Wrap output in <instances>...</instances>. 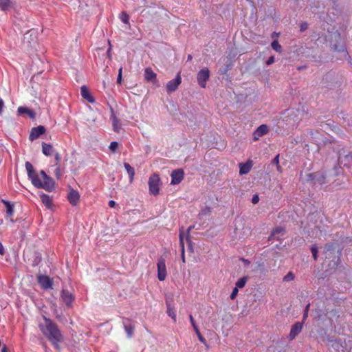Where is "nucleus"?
Instances as JSON below:
<instances>
[{"mask_svg":"<svg viewBox=\"0 0 352 352\" xmlns=\"http://www.w3.org/2000/svg\"><path fill=\"white\" fill-rule=\"evenodd\" d=\"M247 280L248 277L246 276L239 278L236 283V287H237L238 289L243 288L245 285Z\"/></svg>","mask_w":352,"mask_h":352,"instance_id":"nucleus-27","label":"nucleus"},{"mask_svg":"<svg viewBox=\"0 0 352 352\" xmlns=\"http://www.w3.org/2000/svg\"><path fill=\"white\" fill-rule=\"evenodd\" d=\"M40 198L42 203L45 206V207L48 209L51 208L53 206L52 199L48 195L45 193L40 194Z\"/></svg>","mask_w":352,"mask_h":352,"instance_id":"nucleus-19","label":"nucleus"},{"mask_svg":"<svg viewBox=\"0 0 352 352\" xmlns=\"http://www.w3.org/2000/svg\"><path fill=\"white\" fill-rule=\"evenodd\" d=\"M192 226L188 228V234H187V236H186V241L189 243V246L190 247H191L192 242H191V241L190 239V237H189V232L192 229Z\"/></svg>","mask_w":352,"mask_h":352,"instance_id":"nucleus-43","label":"nucleus"},{"mask_svg":"<svg viewBox=\"0 0 352 352\" xmlns=\"http://www.w3.org/2000/svg\"><path fill=\"white\" fill-rule=\"evenodd\" d=\"M303 327L302 322H297L294 324L292 326L289 334V340H294L302 331Z\"/></svg>","mask_w":352,"mask_h":352,"instance_id":"nucleus-12","label":"nucleus"},{"mask_svg":"<svg viewBox=\"0 0 352 352\" xmlns=\"http://www.w3.org/2000/svg\"><path fill=\"white\" fill-rule=\"evenodd\" d=\"M252 162L248 160L245 163H240L239 166V174L241 175L248 174L252 169Z\"/></svg>","mask_w":352,"mask_h":352,"instance_id":"nucleus-16","label":"nucleus"},{"mask_svg":"<svg viewBox=\"0 0 352 352\" xmlns=\"http://www.w3.org/2000/svg\"><path fill=\"white\" fill-rule=\"evenodd\" d=\"M197 337H198V339L199 340L203 343L204 345L207 346V342L206 340V339L202 336V335L200 333H198L197 334Z\"/></svg>","mask_w":352,"mask_h":352,"instance_id":"nucleus-39","label":"nucleus"},{"mask_svg":"<svg viewBox=\"0 0 352 352\" xmlns=\"http://www.w3.org/2000/svg\"><path fill=\"white\" fill-rule=\"evenodd\" d=\"M274 62V57L272 56L268 58V60L266 62V64L270 65L272 64Z\"/></svg>","mask_w":352,"mask_h":352,"instance_id":"nucleus-45","label":"nucleus"},{"mask_svg":"<svg viewBox=\"0 0 352 352\" xmlns=\"http://www.w3.org/2000/svg\"><path fill=\"white\" fill-rule=\"evenodd\" d=\"M243 262H244L245 263H248V264L250 263V261H248V260H246V259H243Z\"/></svg>","mask_w":352,"mask_h":352,"instance_id":"nucleus-55","label":"nucleus"},{"mask_svg":"<svg viewBox=\"0 0 352 352\" xmlns=\"http://www.w3.org/2000/svg\"><path fill=\"white\" fill-rule=\"evenodd\" d=\"M60 298L68 307H72V302L75 298L73 294L66 289H62L60 293Z\"/></svg>","mask_w":352,"mask_h":352,"instance_id":"nucleus-8","label":"nucleus"},{"mask_svg":"<svg viewBox=\"0 0 352 352\" xmlns=\"http://www.w3.org/2000/svg\"><path fill=\"white\" fill-rule=\"evenodd\" d=\"M124 329L128 336L131 338L133 334L134 327L132 325H124Z\"/></svg>","mask_w":352,"mask_h":352,"instance_id":"nucleus-30","label":"nucleus"},{"mask_svg":"<svg viewBox=\"0 0 352 352\" xmlns=\"http://www.w3.org/2000/svg\"><path fill=\"white\" fill-rule=\"evenodd\" d=\"M327 251H331L334 250V245L333 244H328L326 245Z\"/></svg>","mask_w":352,"mask_h":352,"instance_id":"nucleus-46","label":"nucleus"},{"mask_svg":"<svg viewBox=\"0 0 352 352\" xmlns=\"http://www.w3.org/2000/svg\"><path fill=\"white\" fill-rule=\"evenodd\" d=\"M311 252L313 255V258L315 261L318 258V247L316 245H313L311 247Z\"/></svg>","mask_w":352,"mask_h":352,"instance_id":"nucleus-31","label":"nucleus"},{"mask_svg":"<svg viewBox=\"0 0 352 352\" xmlns=\"http://www.w3.org/2000/svg\"><path fill=\"white\" fill-rule=\"evenodd\" d=\"M37 282L43 289H52L53 279L46 275H38Z\"/></svg>","mask_w":352,"mask_h":352,"instance_id":"nucleus-6","label":"nucleus"},{"mask_svg":"<svg viewBox=\"0 0 352 352\" xmlns=\"http://www.w3.org/2000/svg\"><path fill=\"white\" fill-rule=\"evenodd\" d=\"M42 152L46 156H50L53 153V146L50 144L43 142Z\"/></svg>","mask_w":352,"mask_h":352,"instance_id":"nucleus-22","label":"nucleus"},{"mask_svg":"<svg viewBox=\"0 0 352 352\" xmlns=\"http://www.w3.org/2000/svg\"><path fill=\"white\" fill-rule=\"evenodd\" d=\"M211 212V208L210 207H205L204 209L201 210V214L202 215H208V214H210Z\"/></svg>","mask_w":352,"mask_h":352,"instance_id":"nucleus-35","label":"nucleus"},{"mask_svg":"<svg viewBox=\"0 0 352 352\" xmlns=\"http://www.w3.org/2000/svg\"><path fill=\"white\" fill-rule=\"evenodd\" d=\"M111 120L112 121V125L114 131L119 133L121 129V124L114 113H112L111 116Z\"/></svg>","mask_w":352,"mask_h":352,"instance_id":"nucleus-20","label":"nucleus"},{"mask_svg":"<svg viewBox=\"0 0 352 352\" xmlns=\"http://www.w3.org/2000/svg\"><path fill=\"white\" fill-rule=\"evenodd\" d=\"M80 94H81L82 97L84 99H85L86 100H87L89 102L93 103L95 102L94 97L91 96V94H90L89 89H87V87L86 86L84 85V86L81 87Z\"/></svg>","mask_w":352,"mask_h":352,"instance_id":"nucleus-17","label":"nucleus"},{"mask_svg":"<svg viewBox=\"0 0 352 352\" xmlns=\"http://www.w3.org/2000/svg\"><path fill=\"white\" fill-rule=\"evenodd\" d=\"M269 132V127L267 124L260 125L253 133V140H258L259 138Z\"/></svg>","mask_w":352,"mask_h":352,"instance_id":"nucleus-10","label":"nucleus"},{"mask_svg":"<svg viewBox=\"0 0 352 352\" xmlns=\"http://www.w3.org/2000/svg\"><path fill=\"white\" fill-rule=\"evenodd\" d=\"M3 202L6 206V213H7L8 217L10 218L11 221H13V219H12V216L14 214L13 205H12L9 201H3Z\"/></svg>","mask_w":352,"mask_h":352,"instance_id":"nucleus-23","label":"nucleus"},{"mask_svg":"<svg viewBox=\"0 0 352 352\" xmlns=\"http://www.w3.org/2000/svg\"><path fill=\"white\" fill-rule=\"evenodd\" d=\"M189 319L192 327H194V325H197L192 315L189 316Z\"/></svg>","mask_w":352,"mask_h":352,"instance_id":"nucleus-47","label":"nucleus"},{"mask_svg":"<svg viewBox=\"0 0 352 352\" xmlns=\"http://www.w3.org/2000/svg\"><path fill=\"white\" fill-rule=\"evenodd\" d=\"M118 143L117 142H111L109 148L112 153H115L118 148Z\"/></svg>","mask_w":352,"mask_h":352,"instance_id":"nucleus-32","label":"nucleus"},{"mask_svg":"<svg viewBox=\"0 0 352 352\" xmlns=\"http://www.w3.org/2000/svg\"><path fill=\"white\" fill-rule=\"evenodd\" d=\"M115 205H116V202L113 200L109 201V207L113 208L115 206Z\"/></svg>","mask_w":352,"mask_h":352,"instance_id":"nucleus-50","label":"nucleus"},{"mask_svg":"<svg viewBox=\"0 0 352 352\" xmlns=\"http://www.w3.org/2000/svg\"><path fill=\"white\" fill-rule=\"evenodd\" d=\"M1 352H8V349L6 347V346H3L1 349Z\"/></svg>","mask_w":352,"mask_h":352,"instance_id":"nucleus-53","label":"nucleus"},{"mask_svg":"<svg viewBox=\"0 0 352 352\" xmlns=\"http://www.w3.org/2000/svg\"><path fill=\"white\" fill-rule=\"evenodd\" d=\"M157 278L159 280L163 281L165 280L167 276L166 267L165 259L163 257H160L158 259L157 263Z\"/></svg>","mask_w":352,"mask_h":352,"instance_id":"nucleus-5","label":"nucleus"},{"mask_svg":"<svg viewBox=\"0 0 352 352\" xmlns=\"http://www.w3.org/2000/svg\"><path fill=\"white\" fill-rule=\"evenodd\" d=\"M285 234V230L283 227H276L272 232L269 237V240H281Z\"/></svg>","mask_w":352,"mask_h":352,"instance_id":"nucleus-13","label":"nucleus"},{"mask_svg":"<svg viewBox=\"0 0 352 352\" xmlns=\"http://www.w3.org/2000/svg\"><path fill=\"white\" fill-rule=\"evenodd\" d=\"M346 157H352V154L348 155L346 156Z\"/></svg>","mask_w":352,"mask_h":352,"instance_id":"nucleus-56","label":"nucleus"},{"mask_svg":"<svg viewBox=\"0 0 352 352\" xmlns=\"http://www.w3.org/2000/svg\"><path fill=\"white\" fill-rule=\"evenodd\" d=\"M43 323L38 324L39 329L44 336L58 350L60 349V343L63 342L64 337L57 324L51 319L43 316Z\"/></svg>","mask_w":352,"mask_h":352,"instance_id":"nucleus-2","label":"nucleus"},{"mask_svg":"<svg viewBox=\"0 0 352 352\" xmlns=\"http://www.w3.org/2000/svg\"><path fill=\"white\" fill-rule=\"evenodd\" d=\"M3 107H4V102L1 98H0V114L1 113V112L3 111Z\"/></svg>","mask_w":352,"mask_h":352,"instance_id":"nucleus-48","label":"nucleus"},{"mask_svg":"<svg viewBox=\"0 0 352 352\" xmlns=\"http://www.w3.org/2000/svg\"><path fill=\"white\" fill-rule=\"evenodd\" d=\"M18 113L21 115L27 114L30 118H35V113L33 110L25 107H19L17 110Z\"/></svg>","mask_w":352,"mask_h":352,"instance_id":"nucleus-21","label":"nucleus"},{"mask_svg":"<svg viewBox=\"0 0 352 352\" xmlns=\"http://www.w3.org/2000/svg\"><path fill=\"white\" fill-rule=\"evenodd\" d=\"M12 6L10 0H0V8L3 11L8 10Z\"/></svg>","mask_w":352,"mask_h":352,"instance_id":"nucleus-25","label":"nucleus"},{"mask_svg":"<svg viewBox=\"0 0 352 352\" xmlns=\"http://www.w3.org/2000/svg\"><path fill=\"white\" fill-rule=\"evenodd\" d=\"M120 20L125 24L129 23V16L125 12L121 13L120 16Z\"/></svg>","mask_w":352,"mask_h":352,"instance_id":"nucleus-29","label":"nucleus"},{"mask_svg":"<svg viewBox=\"0 0 352 352\" xmlns=\"http://www.w3.org/2000/svg\"><path fill=\"white\" fill-rule=\"evenodd\" d=\"M272 47L273 50H274L276 52H280L281 50H282V47L281 45L279 44L278 41L277 40H274L272 41Z\"/></svg>","mask_w":352,"mask_h":352,"instance_id":"nucleus-28","label":"nucleus"},{"mask_svg":"<svg viewBox=\"0 0 352 352\" xmlns=\"http://www.w3.org/2000/svg\"><path fill=\"white\" fill-rule=\"evenodd\" d=\"M4 254V249L2 244L0 243V254L3 255Z\"/></svg>","mask_w":352,"mask_h":352,"instance_id":"nucleus-52","label":"nucleus"},{"mask_svg":"<svg viewBox=\"0 0 352 352\" xmlns=\"http://www.w3.org/2000/svg\"><path fill=\"white\" fill-rule=\"evenodd\" d=\"M210 78V71L208 68L201 69L197 76L198 84L201 87L205 88L206 86V82Z\"/></svg>","mask_w":352,"mask_h":352,"instance_id":"nucleus-7","label":"nucleus"},{"mask_svg":"<svg viewBox=\"0 0 352 352\" xmlns=\"http://www.w3.org/2000/svg\"><path fill=\"white\" fill-rule=\"evenodd\" d=\"M272 163L276 166L279 165V155H277L272 161Z\"/></svg>","mask_w":352,"mask_h":352,"instance_id":"nucleus-42","label":"nucleus"},{"mask_svg":"<svg viewBox=\"0 0 352 352\" xmlns=\"http://www.w3.org/2000/svg\"><path fill=\"white\" fill-rule=\"evenodd\" d=\"M179 245L181 248V257L182 262L184 263H186L185 259V246H184V232L182 230H179Z\"/></svg>","mask_w":352,"mask_h":352,"instance_id":"nucleus-18","label":"nucleus"},{"mask_svg":"<svg viewBox=\"0 0 352 352\" xmlns=\"http://www.w3.org/2000/svg\"><path fill=\"white\" fill-rule=\"evenodd\" d=\"M144 78L146 81L152 82L153 84H156L157 82V74L151 67H146L144 69Z\"/></svg>","mask_w":352,"mask_h":352,"instance_id":"nucleus-15","label":"nucleus"},{"mask_svg":"<svg viewBox=\"0 0 352 352\" xmlns=\"http://www.w3.org/2000/svg\"><path fill=\"white\" fill-rule=\"evenodd\" d=\"M294 279V274L292 272H288L287 274L283 278V280L287 282L293 280Z\"/></svg>","mask_w":352,"mask_h":352,"instance_id":"nucleus-33","label":"nucleus"},{"mask_svg":"<svg viewBox=\"0 0 352 352\" xmlns=\"http://www.w3.org/2000/svg\"><path fill=\"white\" fill-rule=\"evenodd\" d=\"M259 201V197H258V195H254L252 197V202L254 204H256Z\"/></svg>","mask_w":352,"mask_h":352,"instance_id":"nucleus-44","label":"nucleus"},{"mask_svg":"<svg viewBox=\"0 0 352 352\" xmlns=\"http://www.w3.org/2000/svg\"><path fill=\"white\" fill-rule=\"evenodd\" d=\"M109 47L107 50V54L109 56V57L111 56V42L109 41Z\"/></svg>","mask_w":352,"mask_h":352,"instance_id":"nucleus-49","label":"nucleus"},{"mask_svg":"<svg viewBox=\"0 0 352 352\" xmlns=\"http://www.w3.org/2000/svg\"><path fill=\"white\" fill-rule=\"evenodd\" d=\"M193 327L196 334L200 333V331H199V329L197 325H194V327Z\"/></svg>","mask_w":352,"mask_h":352,"instance_id":"nucleus-51","label":"nucleus"},{"mask_svg":"<svg viewBox=\"0 0 352 352\" xmlns=\"http://www.w3.org/2000/svg\"><path fill=\"white\" fill-rule=\"evenodd\" d=\"M308 28V24L305 22L304 23H302L300 24V32H304L305 30H306Z\"/></svg>","mask_w":352,"mask_h":352,"instance_id":"nucleus-41","label":"nucleus"},{"mask_svg":"<svg viewBox=\"0 0 352 352\" xmlns=\"http://www.w3.org/2000/svg\"><path fill=\"white\" fill-rule=\"evenodd\" d=\"M45 132V128L42 126L39 125L37 127H34L31 129L29 139L30 141H34L39 138V136Z\"/></svg>","mask_w":352,"mask_h":352,"instance_id":"nucleus-11","label":"nucleus"},{"mask_svg":"<svg viewBox=\"0 0 352 352\" xmlns=\"http://www.w3.org/2000/svg\"><path fill=\"white\" fill-rule=\"evenodd\" d=\"M238 292H239V289L235 287L233 289V290H232V293L230 294V296L232 300H234L236 298V295L238 294Z\"/></svg>","mask_w":352,"mask_h":352,"instance_id":"nucleus-37","label":"nucleus"},{"mask_svg":"<svg viewBox=\"0 0 352 352\" xmlns=\"http://www.w3.org/2000/svg\"><path fill=\"white\" fill-rule=\"evenodd\" d=\"M67 199H68L69 202L72 206H77L79 202V199H80L79 192L77 190H74L73 188H71L68 193Z\"/></svg>","mask_w":352,"mask_h":352,"instance_id":"nucleus-14","label":"nucleus"},{"mask_svg":"<svg viewBox=\"0 0 352 352\" xmlns=\"http://www.w3.org/2000/svg\"><path fill=\"white\" fill-rule=\"evenodd\" d=\"M124 166L129 175L130 182L131 183L134 179L135 169L129 163H124Z\"/></svg>","mask_w":352,"mask_h":352,"instance_id":"nucleus-24","label":"nucleus"},{"mask_svg":"<svg viewBox=\"0 0 352 352\" xmlns=\"http://www.w3.org/2000/svg\"><path fill=\"white\" fill-rule=\"evenodd\" d=\"M276 168H277V170H278V171H280V170H281V167H280V165L276 166Z\"/></svg>","mask_w":352,"mask_h":352,"instance_id":"nucleus-54","label":"nucleus"},{"mask_svg":"<svg viewBox=\"0 0 352 352\" xmlns=\"http://www.w3.org/2000/svg\"><path fill=\"white\" fill-rule=\"evenodd\" d=\"M191 58H192L191 55H189L188 57V59L190 60Z\"/></svg>","mask_w":352,"mask_h":352,"instance_id":"nucleus-57","label":"nucleus"},{"mask_svg":"<svg viewBox=\"0 0 352 352\" xmlns=\"http://www.w3.org/2000/svg\"><path fill=\"white\" fill-rule=\"evenodd\" d=\"M167 314L168 316L171 317L173 321L175 322L177 320L176 314L173 309V308L171 307L170 304L167 302Z\"/></svg>","mask_w":352,"mask_h":352,"instance_id":"nucleus-26","label":"nucleus"},{"mask_svg":"<svg viewBox=\"0 0 352 352\" xmlns=\"http://www.w3.org/2000/svg\"><path fill=\"white\" fill-rule=\"evenodd\" d=\"M56 169H55V171H54V173H55V176L59 179L61 176V173H60V166H56Z\"/></svg>","mask_w":352,"mask_h":352,"instance_id":"nucleus-38","label":"nucleus"},{"mask_svg":"<svg viewBox=\"0 0 352 352\" xmlns=\"http://www.w3.org/2000/svg\"><path fill=\"white\" fill-rule=\"evenodd\" d=\"M171 184L175 185L179 184L184 179V172L183 169L179 168L174 170L171 175Z\"/></svg>","mask_w":352,"mask_h":352,"instance_id":"nucleus-9","label":"nucleus"},{"mask_svg":"<svg viewBox=\"0 0 352 352\" xmlns=\"http://www.w3.org/2000/svg\"><path fill=\"white\" fill-rule=\"evenodd\" d=\"M309 306H310V305L308 304L305 309L304 314H303V318H302L303 320H305L308 316V311H309Z\"/></svg>","mask_w":352,"mask_h":352,"instance_id":"nucleus-40","label":"nucleus"},{"mask_svg":"<svg viewBox=\"0 0 352 352\" xmlns=\"http://www.w3.org/2000/svg\"><path fill=\"white\" fill-rule=\"evenodd\" d=\"M55 160V166H60V162L61 160L60 155L59 153H56L54 155Z\"/></svg>","mask_w":352,"mask_h":352,"instance_id":"nucleus-36","label":"nucleus"},{"mask_svg":"<svg viewBox=\"0 0 352 352\" xmlns=\"http://www.w3.org/2000/svg\"><path fill=\"white\" fill-rule=\"evenodd\" d=\"M25 168L28 177L30 179L32 184L38 188H43L48 192H52L55 188L54 180L48 176L44 170H41L38 175L30 162H25Z\"/></svg>","mask_w":352,"mask_h":352,"instance_id":"nucleus-1","label":"nucleus"},{"mask_svg":"<svg viewBox=\"0 0 352 352\" xmlns=\"http://www.w3.org/2000/svg\"><path fill=\"white\" fill-rule=\"evenodd\" d=\"M160 178L158 175L153 174L148 179L149 192L153 195H157L160 192Z\"/></svg>","mask_w":352,"mask_h":352,"instance_id":"nucleus-3","label":"nucleus"},{"mask_svg":"<svg viewBox=\"0 0 352 352\" xmlns=\"http://www.w3.org/2000/svg\"><path fill=\"white\" fill-rule=\"evenodd\" d=\"M122 80V67H121L118 70V75L117 78L118 84H121Z\"/></svg>","mask_w":352,"mask_h":352,"instance_id":"nucleus-34","label":"nucleus"},{"mask_svg":"<svg viewBox=\"0 0 352 352\" xmlns=\"http://www.w3.org/2000/svg\"><path fill=\"white\" fill-rule=\"evenodd\" d=\"M182 83V77L181 72H179L176 76V77L168 81L166 84V91L168 94H170L175 92L177 89L179 85Z\"/></svg>","mask_w":352,"mask_h":352,"instance_id":"nucleus-4","label":"nucleus"}]
</instances>
